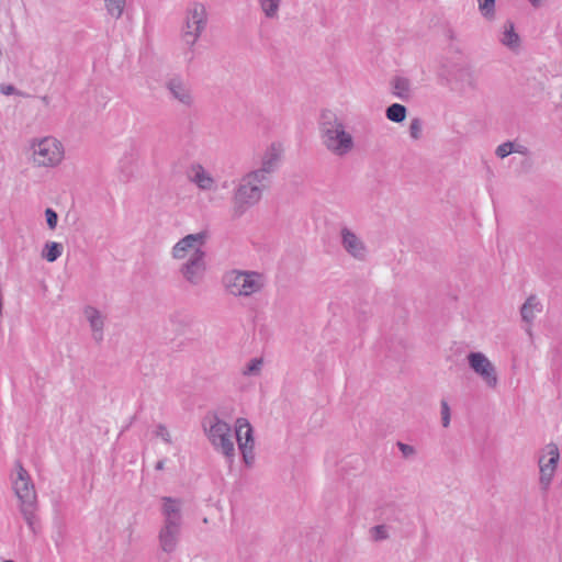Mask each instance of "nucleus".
I'll list each match as a JSON object with an SVG mask.
<instances>
[{
  "mask_svg": "<svg viewBox=\"0 0 562 562\" xmlns=\"http://www.w3.org/2000/svg\"><path fill=\"white\" fill-rule=\"evenodd\" d=\"M16 474L12 477V485L20 505L37 504L34 483L21 462L15 463Z\"/></svg>",
  "mask_w": 562,
  "mask_h": 562,
  "instance_id": "nucleus-11",
  "label": "nucleus"
},
{
  "mask_svg": "<svg viewBox=\"0 0 562 562\" xmlns=\"http://www.w3.org/2000/svg\"><path fill=\"white\" fill-rule=\"evenodd\" d=\"M207 24V13L204 4L200 2L190 3L186 10L184 24L181 31V40L192 48Z\"/></svg>",
  "mask_w": 562,
  "mask_h": 562,
  "instance_id": "nucleus-6",
  "label": "nucleus"
},
{
  "mask_svg": "<svg viewBox=\"0 0 562 562\" xmlns=\"http://www.w3.org/2000/svg\"><path fill=\"white\" fill-rule=\"evenodd\" d=\"M442 426L447 428L450 424V407L446 400L440 402Z\"/></svg>",
  "mask_w": 562,
  "mask_h": 562,
  "instance_id": "nucleus-33",
  "label": "nucleus"
},
{
  "mask_svg": "<svg viewBox=\"0 0 562 562\" xmlns=\"http://www.w3.org/2000/svg\"><path fill=\"white\" fill-rule=\"evenodd\" d=\"M270 187L269 182L261 180L258 175L252 172L245 173L232 196V215L233 217H240L249 209L257 205L263 195V192Z\"/></svg>",
  "mask_w": 562,
  "mask_h": 562,
  "instance_id": "nucleus-3",
  "label": "nucleus"
},
{
  "mask_svg": "<svg viewBox=\"0 0 562 562\" xmlns=\"http://www.w3.org/2000/svg\"><path fill=\"white\" fill-rule=\"evenodd\" d=\"M544 451L549 456L548 460H546L544 456H541L539 458V470H540V477L539 482L543 490H547L554 476L559 459H560V452L559 448L555 443L550 442L546 446Z\"/></svg>",
  "mask_w": 562,
  "mask_h": 562,
  "instance_id": "nucleus-15",
  "label": "nucleus"
},
{
  "mask_svg": "<svg viewBox=\"0 0 562 562\" xmlns=\"http://www.w3.org/2000/svg\"><path fill=\"white\" fill-rule=\"evenodd\" d=\"M543 0H529L533 7H539Z\"/></svg>",
  "mask_w": 562,
  "mask_h": 562,
  "instance_id": "nucleus-40",
  "label": "nucleus"
},
{
  "mask_svg": "<svg viewBox=\"0 0 562 562\" xmlns=\"http://www.w3.org/2000/svg\"><path fill=\"white\" fill-rule=\"evenodd\" d=\"M45 217H46L47 226L50 229H55L57 226V222H58L57 213L53 209L48 207L45 210Z\"/></svg>",
  "mask_w": 562,
  "mask_h": 562,
  "instance_id": "nucleus-34",
  "label": "nucleus"
},
{
  "mask_svg": "<svg viewBox=\"0 0 562 562\" xmlns=\"http://www.w3.org/2000/svg\"><path fill=\"white\" fill-rule=\"evenodd\" d=\"M283 154L281 144L272 143L263 153L261 157V166L250 172L258 175L261 180L271 182V176L274 173L280 165Z\"/></svg>",
  "mask_w": 562,
  "mask_h": 562,
  "instance_id": "nucleus-14",
  "label": "nucleus"
},
{
  "mask_svg": "<svg viewBox=\"0 0 562 562\" xmlns=\"http://www.w3.org/2000/svg\"><path fill=\"white\" fill-rule=\"evenodd\" d=\"M499 41L504 46L508 47L509 49L514 50L517 47H519L520 38L518 34L515 32L513 22L507 21L504 24V31L502 33Z\"/></svg>",
  "mask_w": 562,
  "mask_h": 562,
  "instance_id": "nucleus-21",
  "label": "nucleus"
},
{
  "mask_svg": "<svg viewBox=\"0 0 562 562\" xmlns=\"http://www.w3.org/2000/svg\"><path fill=\"white\" fill-rule=\"evenodd\" d=\"M476 1L481 14L487 20H493L495 18V0Z\"/></svg>",
  "mask_w": 562,
  "mask_h": 562,
  "instance_id": "nucleus-28",
  "label": "nucleus"
},
{
  "mask_svg": "<svg viewBox=\"0 0 562 562\" xmlns=\"http://www.w3.org/2000/svg\"><path fill=\"white\" fill-rule=\"evenodd\" d=\"M543 305L537 295H530L527 297L525 303L520 307V316L524 323H526V333L531 336V327L537 314L541 313Z\"/></svg>",
  "mask_w": 562,
  "mask_h": 562,
  "instance_id": "nucleus-18",
  "label": "nucleus"
},
{
  "mask_svg": "<svg viewBox=\"0 0 562 562\" xmlns=\"http://www.w3.org/2000/svg\"><path fill=\"white\" fill-rule=\"evenodd\" d=\"M0 91L4 95H11V94L16 92V89L12 85H1L0 86Z\"/></svg>",
  "mask_w": 562,
  "mask_h": 562,
  "instance_id": "nucleus-37",
  "label": "nucleus"
},
{
  "mask_svg": "<svg viewBox=\"0 0 562 562\" xmlns=\"http://www.w3.org/2000/svg\"><path fill=\"white\" fill-rule=\"evenodd\" d=\"M225 289L234 296H250L265 285L262 274L254 271L233 270L223 277Z\"/></svg>",
  "mask_w": 562,
  "mask_h": 562,
  "instance_id": "nucleus-5",
  "label": "nucleus"
},
{
  "mask_svg": "<svg viewBox=\"0 0 562 562\" xmlns=\"http://www.w3.org/2000/svg\"><path fill=\"white\" fill-rule=\"evenodd\" d=\"M156 436L160 437L165 442L171 443V436L165 425L159 424L157 426Z\"/></svg>",
  "mask_w": 562,
  "mask_h": 562,
  "instance_id": "nucleus-35",
  "label": "nucleus"
},
{
  "mask_svg": "<svg viewBox=\"0 0 562 562\" xmlns=\"http://www.w3.org/2000/svg\"><path fill=\"white\" fill-rule=\"evenodd\" d=\"M340 238L341 245L344 249L353 258L358 260H363L367 255V247L362 239L357 236L351 229L348 227H342L340 229Z\"/></svg>",
  "mask_w": 562,
  "mask_h": 562,
  "instance_id": "nucleus-17",
  "label": "nucleus"
},
{
  "mask_svg": "<svg viewBox=\"0 0 562 562\" xmlns=\"http://www.w3.org/2000/svg\"><path fill=\"white\" fill-rule=\"evenodd\" d=\"M63 245L56 241H48L45 244L42 256L48 262L56 261L63 254Z\"/></svg>",
  "mask_w": 562,
  "mask_h": 562,
  "instance_id": "nucleus-26",
  "label": "nucleus"
},
{
  "mask_svg": "<svg viewBox=\"0 0 562 562\" xmlns=\"http://www.w3.org/2000/svg\"><path fill=\"white\" fill-rule=\"evenodd\" d=\"M190 180L196 184V187L204 191H210L215 188L214 178L204 169L200 164L191 166Z\"/></svg>",
  "mask_w": 562,
  "mask_h": 562,
  "instance_id": "nucleus-20",
  "label": "nucleus"
},
{
  "mask_svg": "<svg viewBox=\"0 0 562 562\" xmlns=\"http://www.w3.org/2000/svg\"><path fill=\"white\" fill-rule=\"evenodd\" d=\"M513 149H514V142H505L497 146L495 154L497 157L503 159V158L507 157L508 155L513 154Z\"/></svg>",
  "mask_w": 562,
  "mask_h": 562,
  "instance_id": "nucleus-32",
  "label": "nucleus"
},
{
  "mask_svg": "<svg viewBox=\"0 0 562 562\" xmlns=\"http://www.w3.org/2000/svg\"><path fill=\"white\" fill-rule=\"evenodd\" d=\"M155 469H156L157 471H161V470H164V469H165V460H159V461L156 463Z\"/></svg>",
  "mask_w": 562,
  "mask_h": 562,
  "instance_id": "nucleus-39",
  "label": "nucleus"
},
{
  "mask_svg": "<svg viewBox=\"0 0 562 562\" xmlns=\"http://www.w3.org/2000/svg\"><path fill=\"white\" fill-rule=\"evenodd\" d=\"M397 447L405 458H408V457H412L415 454V449L413 446H409V445L403 443V442H397Z\"/></svg>",
  "mask_w": 562,
  "mask_h": 562,
  "instance_id": "nucleus-36",
  "label": "nucleus"
},
{
  "mask_svg": "<svg viewBox=\"0 0 562 562\" xmlns=\"http://www.w3.org/2000/svg\"><path fill=\"white\" fill-rule=\"evenodd\" d=\"M407 110L403 104L393 103L386 108V119L394 123H401L406 119Z\"/></svg>",
  "mask_w": 562,
  "mask_h": 562,
  "instance_id": "nucleus-25",
  "label": "nucleus"
},
{
  "mask_svg": "<svg viewBox=\"0 0 562 562\" xmlns=\"http://www.w3.org/2000/svg\"><path fill=\"white\" fill-rule=\"evenodd\" d=\"M206 254L203 249H195L194 252L180 266L181 277L192 286L203 283L206 273Z\"/></svg>",
  "mask_w": 562,
  "mask_h": 562,
  "instance_id": "nucleus-9",
  "label": "nucleus"
},
{
  "mask_svg": "<svg viewBox=\"0 0 562 562\" xmlns=\"http://www.w3.org/2000/svg\"><path fill=\"white\" fill-rule=\"evenodd\" d=\"M409 136L415 139V140H418L420 137H422V134H423V122L418 117H415L411 121V124H409Z\"/></svg>",
  "mask_w": 562,
  "mask_h": 562,
  "instance_id": "nucleus-29",
  "label": "nucleus"
},
{
  "mask_svg": "<svg viewBox=\"0 0 562 562\" xmlns=\"http://www.w3.org/2000/svg\"><path fill=\"white\" fill-rule=\"evenodd\" d=\"M83 314L89 322V325L92 330V337L97 342L103 340V327H104V317L93 306H86L83 310Z\"/></svg>",
  "mask_w": 562,
  "mask_h": 562,
  "instance_id": "nucleus-19",
  "label": "nucleus"
},
{
  "mask_svg": "<svg viewBox=\"0 0 562 562\" xmlns=\"http://www.w3.org/2000/svg\"><path fill=\"white\" fill-rule=\"evenodd\" d=\"M207 234L205 232H200L195 234H189L181 238L179 241L175 244L171 250V256L173 259L182 260L186 259L187 256H191L195 249H202L205 244Z\"/></svg>",
  "mask_w": 562,
  "mask_h": 562,
  "instance_id": "nucleus-16",
  "label": "nucleus"
},
{
  "mask_svg": "<svg viewBox=\"0 0 562 562\" xmlns=\"http://www.w3.org/2000/svg\"><path fill=\"white\" fill-rule=\"evenodd\" d=\"M37 504L20 505V512L33 533L37 532Z\"/></svg>",
  "mask_w": 562,
  "mask_h": 562,
  "instance_id": "nucleus-22",
  "label": "nucleus"
},
{
  "mask_svg": "<svg viewBox=\"0 0 562 562\" xmlns=\"http://www.w3.org/2000/svg\"><path fill=\"white\" fill-rule=\"evenodd\" d=\"M469 367L482 379L487 387L495 389L498 376L495 366L482 352H470L467 357Z\"/></svg>",
  "mask_w": 562,
  "mask_h": 562,
  "instance_id": "nucleus-12",
  "label": "nucleus"
},
{
  "mask_svg": "<svg viewBox=\"0 0 562 562\" xmlns=\"http://www.w3.org/2000/svg\"><path fill=\"white\" fill-rule=\"evenodd\" d=\"M33 160L40 167L57 166L64 158V148L54 137H44L32 143Z\"/></svg>",
  "mask_w": 562,
  "mask_h": 562,
  "instance_id": "nucleus-7",
  "label": "nucleus"
},
{
  "mask_svg": "<svg viewBox=\"0 0 562 562\" xmlns=\"http://www.w3.org/2000/svg\"><path fill=\"white\" fill-rule=\"evenodd\" d=\"M262 364H263L262 359L254 358L246 366V368L244 369L243 373L245 375H256V374H258L260 372Z\"/></svg>",
  "mask_w": 562,
  "mask_h": 562,
  "instance_id": "nucleus-30",
  "label": "nucleus"
},
{
  "mask_svg": "<svg viewBox=\"0 0 562 562\" xmlns=\"http://www.w3.org/2000/svg\"><path fill=\"white\" fill-rule=\"evenodd\" d=\"M162 525L158 532L159 548L165 553L176 551L181 537L182 527V502L179 498L164 496L160 498Z\"/></svg>",
  "mask_w": 562,
  "mask_h": 562,
  "instance_id": "nucleus-2",
  "label": "nucleus"
},
{
  "mask_svg": "<svg viewBox=\"0 0 562 562\" xmlns=\"http://www.w3.org/2000/svg\"><path fill=\"white\" fill-rule=\"evenodd\" d=\"M4 562H15V561H13V560H5Z\"/></svg>",
  "mask_w": 562,
  "mask_h": 562,
  "instance_id": "nucleus-41",
  "label": "nucleus"
},
{
  "mask_svg": "<svg viewBox=\"0 0 562 562\" xmlns=\"http://www.w3.org/2000/svg\"><path fill=\"white\" fill-rule=\"evenodd\" d=\"M393 93L401 100H408L411 98V82L407 78L396 77L393 80Z\"/></svg>",
  "mask_w": 562,
  "mask_h": 562,
  "instance_id": "nucleus-23",
  "label": "nucleus"
},
{
  "mask_svg": "<svg viewBox=\"0 0 562 562\" xmlns=\"http://www.w3.org/2000/svg\"><path fill=\"white\" fill-rule=\"evenodd\" d=\"M202 426L214 450L222 453L232 464L235 458V445L229 424L222 420L216 414H212L204 417Z\"/></svg>",
  "mask_w": 562,
  "mask_h": 562,
  "instance_id": "nucleus-4",
  "label": "nucleus"
},
{
  "mask_svg": "<svg viewBox=\"0 0 562 562\" xmlns=\"http://www.w3.org/2000/svg\"><path fill=\"white\" fill-rule=\"evenodd\" d=\"M371 536L375 541L385 540L389 538L387 528L384 525L374 526L371 529Z\"/></svg>",
  "mask_w": 562,
  "mask_h": 562,
  "instance_id": "nucleus-31",
  "label": "nucleus"
},
{
  "mask_svg": "<svg viewBox=\"0 0 562 562\" xmlns=\"http://www.w3.org/2000/svg\"><path fill=\"white\" fill-rule=\"evenodd\" d=\"M108 14L114 19H120L125 10L126 0H104Z\"/></svg>",
  "mask_w": 562,
  "mask_h": 562,
  "instance_id": "nucleus-27",
  "label": "nucleus"
},
{
  "mask_svg": "<svg viewBox=\"0 0 562 562\" xmlns=\"http://www.w3.org/2000/svg\"><path fill=\"white\" fill-rule=\"evenodd\" d=\"M318 124L322 144L329 153L345 157L353 150V136L346 131L344 121L335 112L322 111Z\"/></svg>",
  "mask_w": 562,
  "mask_h": 562,
  "instance_id": "nucleus-1",
  "label": "nucleus"
},
{
  "mask_svg": "<svg viewBox=\"0 0 562 562\" xmlns=\"http://www.w3.org/2000/svg\"><path fill=\"white\" fill-rule=\"evenodd\" d=\"M282 0H258L259 7L267 19H276Z\"/></svg>",
  "mask_w": 562,
  "mask_h": 562,
  "instance_id": "nucleus-24",
  "label": "nucleus"
},
{
  "mask_svg": "<svg viewBox=\"0 0 562 562\" xmlns=\"http://www.w3.org/2000/svg\"><path fill=\"white\" fill-rule=\"evenodd\" d=\"M513 153H517V154H521V155H527L529 153V150H528V148L526 146L517 144V143H514Z\"/></svg>",
  "mask_w": 562,
  "mask_h": 562,
  "instance_id": "nucleus-38",
  "label": "nucleus"
},
{
  "mask_svg": "<svg viewBox=\"0 0 562 562\" xmlns=\"http://www.w3.org/2000/svg\"><path fill=\"white\" fill-rule=\"evenodd\" d=\"M235 437L245 464L251 467L255 462V439L252 427L247 418L236 419Z\"/></svg>",
  "mask_w": 562,
  "mask_h": 562,
  "instance_id": "nucleus-10",
  "label": "nucleus"
},
{
  "mask_svg": "<svg viewBox=\"0 0 562 562\" xmlns=\"http://www.w3.org/2000/svg\"><path fill=\"white\" fill-rule=\"evenodd\" d=\"M446 72L457 91L464 94L469 91H475L479 87V79L473 66L469 63H454L446 67Z\"/></svg>",
  "mask_w": 562,
  "mask_h": 562,
  "instance_id": "nucleus-8",
  "label": "nucleus"
},
{
  "mask_svg": "<svg viewBox=\"0 0 562 562\" xmlns=\"http://www.w3.org/2000/svg\"><path fill=\"white\" fill-rule=\"evenodd\" d=\"M165 88L169 92L172 100L177 101L186 109H191L195 104V98L190 83L180 76L169 78Z\"/></svg>",
  "mask_w": 562,
  "mask_h": 562,
  "instance_id": "nucleus-13",
  "label": "nucleus"
}]
</instances>
